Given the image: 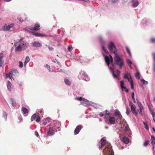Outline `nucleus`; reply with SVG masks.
I'll return each mask as SVG.
<instances>
[{
    "label": "nucleus",
    "mask_w": 155,
    "mask_h": 155,
    "mask_svg": "<svg viewBox=\"0 0 155 155\" xmlns=\"http://www.w3.org/2000/svg\"><path fill=\"white\" fill-rule=\"evenodd\" d=\"M108 48L112 53L115 54L114 60L115 64L118 65L120 69H122V66L124 65L122 58L120 55L117 54V50L116 47L112 42H111L108 45Z\"/></svg>",
    "instance_id": "obj_1"
},
{
    "label": "nucleus",
    "mask_w": 155,
    "mask_h": 155,
    "mask_svg": "<svg viewBox=\"0 0 155 155\" xmlns=\"http://www.w3.org/2000/svg\"><path fill=\"white\" fill-rule=\"evenodd\" d=\"M101 141V145L99 146V148H102L105 146V148L103 151V153L105 155H114V153L111 144L107 142L104 137L102 138Z\"/></svg>",
    "instance_id": "obj_2"
},
{
    "label": "nucleus",
    "mask_w": 155,
    "mask_h": 155,
    "mask_svg": "<svg viewBox=\"0 0 155 155\" xmlns=\"http://www.w3.org/2000/svg\"><path fill=\"white\" fill-rule=\"evenodd\" d=\"M27 47V45L26 44L23 43V39H21L20 40L18 45L16 48V50L17 51H20L22 49H25Z\"/></svg>",
    "instance_id": "obj_3"
},
{
    "label": "nucleus",
    "mask_w": 155,
    "mask_h": 155,
    "mask_svg": "<svg viewBox=\"0 0 155 155\" xmlns=\"http://www.w3.org/2000/svg\"><path fill=\"white\" fill-rule=\"evenodd\" d=\"M18 74V71L16 69H14L9 73L8 74H6L5 75L6 78H9L12 80V78H13L12 75H13L15 76H17Z\"/></svg>",
    "instance_id": "obj_4"
},
{
    "label": "nucleus",
    "mask_w": 155,
    "mask_h": 155,
    "mask_svg": "<svg viewBox=\"0 0 155 155\" xmlns=\"http://www.w3.org/2000/svg\"><path fill=\"white\" fill-rule=\"evenodd\" d=\"M129 105L131 107V109L132 112L134 114H135L136 115H137L138 114V113L136 111L135 105L133 104L131 102H129Z\"/></svg>",
    "instance_id": "obj_5"
},
{
    "label": "nucleus",
    "mask_w": 155,
    "mask_h": 155,
    "mask_svg": "<svg viewBox=\"0 0 155 155\" xmlns=\"http://www.w3.org/2000/svg\"><path fill=\"white\" fill-rule=\"evenodd\" d=\"M99 40L102 43V49L104 51V52L106 53H107L108 52L107 51L105 48L104 45L105 44V41L103 39V38L102 37H99Z\"/></svg>",
    "instance_id": "obj_6"
},
{
    "label": "nucleus",
    "mask_w": 155,
    "mask_h": 155,
    "mask_svg": "<svg viewBox=\"0 0 155 155\" xmlns=\"http://www.w3.org/2000/svg\"><path fill=\"white\" fill-rule=\"evenodd\" d=\"M14 26V24H11L10 25H8L6 24H5L3 27V29L4 30L8 31L11 28Z\"/></svg>",
    "instance_id": "obj_7"
},
{
    "label": "nucleus",
    "mask_w": 155,
    "mask_h": 155,
    "mask_svg": "<svg viewBox=\"0 0 155 155\" xmlns=\"http://www.w3.org/2000/svg\"><path fill=\"white\" fill-rule=\"evenodd\" d=\"M40 25L39 23H36L33 27H31L30 28L31 30H35V31L39 30L40 29Z\"/></svg>",
    "instance_id": "obj_8"
},
{
    "label": "nucleus",
    "mask_w": 155,
    "mask_h": 155,
    "mask_svg": "<svg viewBox=\"0 0 155 155\" xmlns=\"http://www.w3.org/2000/svg\"><path fill=\"white\" fill-rule=\"evenodd\" d=\"M81 104L85 107H87L88 105H90V103L89 101L85 99L82 100V101L81 102Z\"/></svg>",
    "instance_id": "obj_9"
},
{
    "label": "nucleus",
    "mask_w": 155,
    "mask_h": 155,
    "mask_svg": "<svg viewBox=\"0 0 155 155\" xmlns=\"http://www.w3.org/2000/svg\"><path fill=\"white\" fill-rule=\"evenodd\" d=\"M108 121L111 124H115L117 120H116L115 117H110L108 119Z\"/></svg>",
    "instance_id": "obj_10"
},
{
    "label": "nucleus",
    "mask_w": 155,
    "mask_h": 155,
    "mask_svg": "<svg viewBox=\"0 0 155 155\" xmlns=\"http://www.w3.org/2000/svg\"><path fill=\"white\" fill-rule=\"evenodd\" d=\"M47 134L49 136H51L54 134V130L53 127H51L49 128Z\"/></svg>",
    "instance_id": "obj_11"
},
{
    "label": "nucleus",
    "mask_w": 155,
    "mask_h": 155,
    "mask_svg": "<svg viewBox=\"0 0 155 155\" xmlns=\"http://www.w3.org/2000/svg\"><path fill=\"white\" fill-rule=\"evenodd\" d=\"M82 127L81 125H78L74 130V133L75 134H78L80 130L82 129Z\"/></svg>",
    "instance_id": "obj_12"
},
{
    "label": "nucleus",
    "mask_w": 155,
    "mask_h": 155,
    "mask_svg": "<svg viewBox=\"0 0 155 155\" xmlns=\"http://www.w3.org/2000/svg\"><path fill=\"white\" fill-rule=\"evenodd\" d=\"M137 103L140 108V112H139V113L141 114L142 110L143 109V107L142 106L141 103L138 100H137Z\"/></svg>",
    "instance_id": "obj_13"
},
{
    "label": "nucleus",
    "mask_w": 155,
    "mask_h": 155,
    "mask_svg": "<svg viewBox=\"0 0 155 155\" xmlns=\"http://www.w3.org/2000/svg\"><path fill=\"white\" fill-rule=\"evenodd\" d=\"M33 46L35 47H41L42 46V44L38 41H35L32 43Z\"/></svg>",
    "instance_id": "obj_14"
},
{
    "label": "nucleus",
    "mask_w": 155,
    "mask_h": 155,
    "mask_svg": "<svg viewBox=\"0 0 155 155\" xmlns=\"http://www.w3.org/2000/svg\"><path fill=\"white\" fill-rule=\"evenodd\" d=\"M31 33L33 35L37 37H43L45 36H46L45 35H43L42 34L34 32H31Z\"/></svg>",
    "instance_id": "obj_15"
},
{
    "label": "nucleus",
    "mask_w": 155,
    "mask_h": 155,
    "mask_svg": "<svg viewBox=\"0 0 155 155\" xmlns=\"http://www.w3.org/2000/svg\"><path fill=\"white\" fill-rule=\"evenodd\" d=\"M132 3L133 7H137L138 4V2L137 0H133L132 1Z\"/></svg>",
    "instance_id": "obj_16"
},
{
    "label": "nucleus",
    "mask_w": 155,
    "mask_h": 155,
    "mask_svg": "<svg viewBox=\"0 0 155 155\" xmlns=\"http://www.w3.org/2000/svg\"><path fill=\"white\" fill-rule=\"evenodd\" d=\"M116 73L117 74H115L114 71H113V75L114 78H117L120 75V71L117 70Z\"/></svg>",
    "instance_id": "obj_17"
},
{
    "label": "nucleus",
    "mask_w": 155,
    "mask_h": 155,
    "mask_svg": "<svg viewBox=\"0 0 155 155\" xmlns=\"http://www.w3.org/2000/svg\"><path fill=\"white\" fill-rule=\"evenodd\" d=\"M123 140V142L125 144H128L129 142V139L127 137H124Z\"/></svg>",
    "instance_id": "obj_18"
},
{
    "label": "nucleus",
    "mask_w": 155,
    "mask_h": 155,
    "mask_svg": "<svg viewBox=\"0 0 155 155\" xmlns=\"http://www.w3.org/2000/svg\"><path fill=\"white\" fill-rule=\"evenodd\" d=\"M105 60L107 65L109 66L110 64V60L109 57L107 56H106L105 57Z\"/></svg>",
    "instance_id": "obj_19"
},
{
    "label": "nucleus",
    "mask_w": 155,
    "mask_h": 155,
    "mask_svg": "<svg viewBox=\"0 0 155 155\" xmlns=\"http://www.w3.org/2000/svg\"><path fill=\"white\" fill-rule=\"evenodd\" d=\"M21 110L24 114H26L28 113V110L26 108L22 107Z\"/></svg>",
    "instance_id": "obj_20"
},
{
    "label": "nucleus",
    "mask_w": 155,
    "mask_h": 155,
    "mask_svg": "<svg viewBox=\"0 0 155 155\" xmlns=\"http://www.w3.org/2000/svg\"><path fill=\"white\" fill-rule=\"evenodd\" d=\"M151 139L152 140V142H151V143L153 145V144L154 143L155 144V138L154 136H151Z\"/></svg>",
    "instance_id": "obj_21"
},
{
    "label": "nucleus",
    "mask_w": 155,
    "mask_h": 155,
    "mask_svg": "<svg viewBox=\"0 0 155 155\" xmlns=\"http://www.w3.org/2000/svg\"><path fill=\"white\" fill-rule=\"evenodd\" d=\"M7 86L8 90L9 91H11L12 89V84L9 81H8V83L7 85Z\"/></svg>",
    "instance_id": "obj_22"
},
{
    "label": "nucleus",
    "mask_w": 155,
    "mask_h": 155,
    "mask_svg": "<svg viewBox=\"0 0 155 155\" xmlns=\"http://www.w3.org/2000/svg\"><path fill=\"white\" fill-rule=\"evenodd\" d=\"M120 87L122 89V90L123 91L124 88H126V87H124V81H120Z\"/></svg>",
    "instance_id": "obj_23"
},
{
    "label": "nucleus",
    "mask_w": 155,
    "mask_h": 155,
    "mask_svg": "<svg viewBox=\"0 0 155 155\" xmlns=\"http://www.w3.org/2000/svg\"><path fill=\"white\" fill-rule=\"evenodd\" d=\"M38 115V114H34L31 117V120L32 121L34 120L36 118Z\"/></svg>",
    "instance_id": "obj_24"
},
{
    "label": "nucleus",
    "mask_w": 155,
    "mask_h": 155,
    "mask_svg": "<svg viewBox=\"0 0 155 155\" xmlns=\"http://www.w3.org/2000/svg\"><path fill=\"white\" fill-rule=\"evenodd\" d=\"M3 57V54L1 53L0 54V63H2V65L3 64V61L2 60Z\"/></svg>",
    "instance_id": "obj_25"
},
{
    "label": "nucleus",
    "mask_w": 155,
    "mask_h": 155,
    "mask_svg": "<svg viewBox=\"0 0 155 155\" xmlns=\"http://www.w3.org/2000/svg\"><path fill=\"white\" fill-rule=\"evenodd\" d=\"M64 82L68 85H70L71 84V82L67 79H65Z\"/></svg>",
    "instance_id": "obj_26"
},
{
    "label": "nucleus",
    "mask_w": 155,
    "mask_h": 155,
    "mask_svg": "<svg viewBox=\"0 0 155 155\" xmlns=\"http://www.w3.org/2000/svg\"><path fill=\"white\" fill-rule=\"evenodd\" d=\"M143 123L145 125V128L147 130H149L148 126L147 125V122L146 121H143Z\"/></svg>",
    "instance_id": "obj_27"
},
{
    "label": "nucleus",
    "mask_w": 155,
    "mask_h": 155,
    "mask_svg": "<svg viewBox=\"0 0 155 155\" xmlns=\"http://www.w3.org/2000/svg\"><path fill=\"white\" fill-rule=\"evenodd\" d=\"M11 102H12V106L14 107L15 105L16 102L13 99H11L10 100Z\"/></svg>",
    "instance_id": "obj_28"
},
{
    "label": "nucleus",
    "mask_w": 155,
    "mask_h": 155,
    "mask_svg": "<svg viewBox=\"0 0 155 155\" xmlns=\"http://www.w3.org/2000/svg\"><path fill=\"white\" fill-rule=\"evenodd\" d=\"M135 76L136 78L138 79H140V74L139 72H137L135 74Z\"/></svg>",
    "instance_id": "obj_29"
},
{
    "label": "nucleus",
    "mask_w": 155,
    "mask_h": 155,
    "mask_svg": "<svg viewBox=\"0 0 155 155\" xmlns=\"http://www.w3.org/2000/svg\"><path fill=\"white\" fill-rule=\"evenodd\" d=\"M30 61V58L28 56H27L26 58L25 61L24 63V65H25L26 64L29 62Z\"/></svg>",
    "instance_id": "obj_30"
},
{
    "label": "nucleus",
    "mask_w": 155,
    "mask_h": 155,
    "mask_svg": "<svg viewBox=\"0 0 155 155\" xmlns=\"http://www.w3.org/2000/svg\"><path fill=\"white\" fill-rule=\"evenodd\" d=\"M120 114V112L118 110L114 112L115 115L116 116H119Z\"/></svg>",
    "instance_id": "obj_31"
},
{
    "label": "nucleus",
    "mask_w": 155,
    "mask_h": 155,
    "mask_svg": "<svg viewBox=\"0 0 155 155\" xmlns=\"http://www.w3.org/2000/svg\"><path fill=\"white\" fill-rule=\"evenodd\" d=\"M132 95V98L134 102V103H136V101L134 98V92L131 93Z\"/></svg>",
    "instance_id": "obj_32"
},
{
    "label": "nucleus",
    "mask_w": 155,
    "mask_h": 155,
    "mask_svg": "<svg viewBox=\"0 0 155 155\" xmlns=\"http://www.w3.org/2000/svg\"><path fill=\"white\" fill-rule=\"evenodd\" d=\"M141 81L143 82V84H148V82L144 79H141Z\"/></svg>",
    "instance_id": "obj_33"
},
{
    "label": "nucleus",
    "mask_w": 155,
    "mask_h": 155,
    "mask_svg": "<svg viewBox=\"0 0 155 155\" xmlns=\"http://www.w3.org/2000/svg\"><path fill=\"white\" fill-rule=\"evenodd\" d=\"M40 119H41L40 117L38 115V116L37 117V118L36 120V122H37V123L39 122L40 121Z\"/></svg>",
    "instance_id": "obj_34"
},
{
    "label": "nucleus",
    "mask_w": 155,
    "mask_h": 155,
    "mask_svg": "<svg viewBox=\"0 0 155 155\" xmlns=\"http://www.w3.org/2000/svg\"><path fill=\"white\" fill-rule=\"evenodd\" d=\"M114 67L113 65H112V66H110L109 67V69L111 70L112 73H113V71H114Z\"/></svg>",
    "instance_id": "obj_35"
},
{
    "label": "nucleus",
    "mask_w": 155,
    "mask_h": 155,
    "mask_svg": "<svg viewBox=\"0 0 155 155\" xmlns=\"http://www.w3.org/2000/svg\"><path fill=\"white\" fill-rule=\"evenodd\" d=\"M127 80H128V81L130 82V84L132 83H133V80H132V79L131 78V76L130 77V78H129L128 79H127Z\"/></svg>",
    "instance_id": "obj_36"
},
{
    "label": "nucleus",
    "mask_w": 155,
    "mask_h": 155,
    "mask_svg": "<svg viewBox=\"0 0 155 155\" xmlns=\"http://www.w3.org/2000/svg\"><path fill=\"white\" fill-rule=\"evenodd\" d=\"M75 99V100H77L79 101H81L82 100V97H76Z\"/></svg>",
    "instance_id": "obj_37"
},
{
    "label": "nucleus",
    "mask_w": 155,
    "mask_h": 155,
    "mask_svg": "<svg viewBox=\"0 0 155 155\" xmlns=\"http://www.w3.org/2000/svg\"><path fill=\"white\" fill-rule=\"evenodd\" d=\"M149 142V141H146L143 143V146H147Z\"/></svg>",
    "instance_id": "obj_38"
},
{
    "label": "nucleus",
    "mask_w": 155,
    "mask_h": 155,
    "mask_svg": "<svg viewBox=\"0 0 155 155\" xmlns=\"http://www.w3.org/2000/svg\"><path fill=\"white\" fill-rule=\"evenodd\" d=\"M19 67L20 68H22L23 66L22 62L19 61Z\"/></svg>",
    "instance_id": "obj_39"
},
{
    "label": "nucleus",
    "mask_w": 155,
    "mask_h": 155,
    "mask_svg": "<svg viewBox=\"0 0 155 155\" xmlns=\"http://www.w3.org/2000/svg\"><path fill=\"white\" fill-rule=\"evenodd\" d=\"M152 56L153 57L154 61L155 62V53H152Z\"/></svg>",
    "instance_id": "obj_40"
},
{
    "label": "nucleus",
    "mask_w": 155,
    "mask_h": 155,
    "mask_svg": "<svg viewBox=\"0 0 155 155\" xmlns=\"http://www.w3.org/2000/svg\"><path fill=\"white\" fill-rule=\"evenodd\" d=\"M127 62L128 65L131 64H132L131 61L129 59L127 60Z\"/></svg>",
    "instance_id": "obj_41"
},
{
    "label": "nucleus",
    "mask_w": 155,
    "mask_h": 155,
    "mask_svg": "<svg viewBox=\"0 0 155 155\" xmlns=\"http://www.w3.org/2000/svg\"><path fill=\"white\" fill-rule=\"evenodd\" d=\"M151 114H152V116H153V121H155V120H154V116L155 115V113L154 112V111L153 110L152 111V112H151Z\"/></svg>",
    "instance_id": "obj_42"
},
{
    "label": "nucleus",
    "mask_w": 155,
    "mask_h": 155,
    "mask_svg": "<svg viewBox=\"0 0 155 155\" xmlns=\"http://www.w3.org/2000/svg\"><path fill=\"white\" fill-rule=\"evenodd\" d=\"M105 114H104V115H109L110 114V112L108 111L107 110H106L105 111Z\"/></svg>",
    "instance_id": "obj_43"
},
{
    "label": "nucleus",
    "mask_w": 155,
    "mask_h": 155,
    "mask_svg": "<svg viewBox=\"0 0 155 155\" xmlns=\"http://www.w3.org/2000/svg\"><path fill=\"white\" fill-rule=\"evenodd\" d=\"M151 42L152 43H154L155 42V38H152L151 39Z\"/></svg>",
    "instance_id": "obj_44"
},
{
    "label": "nucleus",
    "mask_w": 155,
    "mask_h": 155,
    "mask_svg": "<svg viewBox=\"0 0 155 155\" xmlns=\"http://www.w3.org/2000/svg\"><path fill=\"white\" fill-rule=\"evenodd\" d=\"M131 85V88L132 89H133L134 88V83L133 82L130 84Z\"/></svg>",
    "instance_id": "obj_45"
},
{
    "label": "nucleus",
    "mask_w": 155,
    "mask_h": 155,
    "mask_svg": "<svg viewBox=\"0 0 155 155\" xmlns=\"http://www.w3.org/2000/svg\"><path fill=\"white\" fill-rule=\"evenodd\" d=\"M124 79H127L129 77H128V76H127V74H124Z\"/></svg>",
    "instance_id": "obj_46"
},
{
    "label": "nucleus",
    "mask_w": 155,
    "mask_h": 155,
    "mask_svg": "<svg viewBox=\"0 0 155 155\" xmlns=\"http://www.w3.org/2000/svg\"><path fill=\"white\" fill-rule=\"evenodd\" d=\"M48 48L49 50L50 51H52L54 50V48H52V47H50V46H48Z\"/></svg>",
    "instance_id": "obj_47"
},
{
    "label": "nucleus",
    "mask_w": 155,
    "mask_h": 155,
    "mask_svg": "<svg viewBox=\"0 0 155 155\" xmlns=\"http://www.w3.org/2000/svg\"><path fill=\"white\" fill-rule=\"evenodd\" d=\"M72 47L70 45L68 47V49L69 51H70L71 49H72Z\"/></svg>",
    "instance_id": "obj_48"
},
{
    "label": "nucleus",
    "mask_w": 155,
    "mask_h": 155,
    "mask_svg": "<svg viewBox=\"0 0 155 155\" xmlns=\"http://www.w3.org/2000/svg\"><path fill=\"white\" fill-rule=\"evenodd\" d=\"M125 130L126 131H127L129 129V127L127 126H126L124 128Z\"/></svg>",
    "instance_id": "obj_49"
},
{
    "label": "nucleus",
    "mask_w": 155,
    "mask_h": 155,
    "mask_svg": "<svg viewBox=\"0 0 155 155\" xmlns=\"http://www.w3.org/2000/svg\"><path fill=\"white\" fill-rule=\"evenodd\" d=\"M129 113V111L128 108L127 107V110H126V114H127V115L128 116Z\"/></svg>",
    "instance_id": "obj_50"
},
{
    "label": "nucleus",
    "mask_w": 155,
    "mask_h": 155,
    "mask_svg": "<svg viewBox=\"0 0 155 155\" xmlns=\"http://www.w3.org/2000/svg\"><path fill=\"white\" fill-rule=\"evenodd\" d=\"M35 135L37 137H38V136H39V134H38V132L37 131H35Z\"/></svg>",
    "instance_id": "obj_51"
},
{
    "label": "nucleus",
    "mask_w": 155,
    "mask_h": 155,
    "mask_svg": "<svg viewBox=\"0 0 155 155\" xmlns=\"http://www.w3.org/2000/svg\"><path fill=\"white\" fill-rule=\"evenodd\" d=\"M122 117L121 114L118 116L119 118L121 120L122 118Z\"/></svg>",
    "instance_id": "obj_52"
},
{
    "label": "nucleus",
    "mask_w": 155,
    "mask_h": 155,
    "mask_svg": "<svg viewBox=\"0 0 155 155\" xmlns=\"http://www.w3.org/2000/svg\"><path fill=\"white\" fill-rule=\"evenodd\" d=\"M113 3H115L118 0H111Z\"/></svg>",
    "instance_id": "obj_53"
},
{
    "label": "nucleus",
    "mask_w": 155,
    "mask_h": 155,
    "mask_svg": "<svg viewBox=\"0 0 155 155\" xmlns=\"http://www.w3.org/2000/svg\"><path fill=\"white\" fill-rule=\"evenodd\" d=\"M126 49L127 51V52L130 51V50L129 49V48L127 47H126Z\"/></svg>",
    "instance_id": "obj_54"
},
{
    "label": "nucleus",
    "mask_w": 155,
    "mask_h": 155,
    "mask_svg": "<svg viewBox=\"0 0 155 155\" xmlns=\"http://www.w3.org/2000/svg\"><path fill=\"white\" fill-rule=\"evenodd\" d=\"M99 115H100V116L101 117H102L104 115V114H103L102 113H100V114Z\"/></svg>",
    "instance_id": "obj_55"
},
{
    "label": "nucleus",
    "mask_w": 155,
    "mask_h": 155,
    "mask_svg": "<svg viewBox=\"0 0 155 155\" xmlns=\"http://www.w3.org/2000/svg\"><path fill=\"white\" fill-rule=\"evenodd\" d=\"M19 21H20L21 22H23V19L22 18H19Z\"/></svg>",
    "instance_id": "obj_56"
},
{
    "label": "nucleus",
    "mask_w": 155,
    "mask_h": 155,
    "mask_svg": "<svg viewBox=\"0 0 155 155\" xmlns=\"http://www.w3.org/2000/svg\"><path fill=\"white\" fill-rule=\"evenodd\" d=\"M124 89H125V91L127 93L128 92V90L126 88H124Z\"/></svg>",
    "instance_id": "obj_57"
},
{
    "label": "nucleus",
    "mask_w": 155,
    "mask_h": 155,
    "mask_svg": "<svg viewBox=\"0 0 155 155\" xmlns=\"http://www.w3.org/2000/svg\"><path fill=\"white\" fill-rule=\"evenodd\" d=\"M82 74L84 76H87L86 74L85 73V72L83 73Z\"/></svg>",
    "instance_id": "obj_58"
},
{
    "label": "nucleus",
    "mask_w": 155,
    "mask_h": 155,
    "mask_svg": "<svg viewBox=\"0 0 155 155\" xmlns=\"http://www.w3.org/2000/svg\"><path fill=\"white\" fill-rule=\"evenodd\" d=\"M127 53H128L129 56L130 57H131V53H130V51L129 52H128Z\"/></svg>",
    "instance_id": "obj_59"
},
{
    "label": "nucleus",
    "mask_w": 155,
    "mask_h": 155,
    "mask_svg": "<svg viewBox=\"0 0 155 155\" xmlns=\"http://www.w3.org/2000/svg\"><path fill=\"white\" fill-rule=\"evenodd\" d=\"M127 53H128L129 56L130 57H131V53H130V51L129 52H128Z\"/></svg>",
    "instance_id": "obj_60"
},
{
    "label": "nucleus",
    "mask_w": 155,
    "mask_h": 155,
    "mask_svg": "<svg viewBox=\"0 0 155 155\" xmlns=\"http://www.w3.org/2000/svg\"><path fill=\"white\" fill-rule=\"evenodd\" d=\"M46 66L47 67L48 69V68H49V69H50V66L49 65H48V64H46Z\"/></svg>",
    "instance_id": "obj_61"
},
{
    "label": "nucleus",
    "mask_w": 155,
    "mask_h": 155,
    "mask_svg": "<svg viewBox=\"0 0 155 155\" xmlns=\"http://www.w3.org/2000/svg\"><path fill=\"white\" fill-rule=\"evenodd\" d=\"M110 61L111 62H112L113 61V58L112 57V56L110 55Z\"/></svg>",
    "instance_id": "obj_62"
},
{
    "label": "nucleus",
    "mask_w": 155,
    "mask_h": 155,
    "mask_svg": "<svg viewBox=\"0 0 155 155\" xmlns=\"http://www.w3.org/2000/svg\"><path fill=\"white\" fill-rule=\"evenodd\" d=\"M6 2H9L11 1L12 0H4Z\"/></svg>",
    "instance_id": "obj_63"
},
{
    "label": "nucleus",
    "mask_w": 155,
    "mask_h": 155,
    "mask_svg": "<svg viewBox=\"0 0 155 155\" xmlns=\"http://www.w3.org/2000/svg\"><path fill=\"white\" fill-rule=\"evenodd\" d=\"M57 128L58 129V131H60V127L59 126L58 127H57Z\"/></svg>",
    "instance_id": "obj_64"
}]
</instances>
